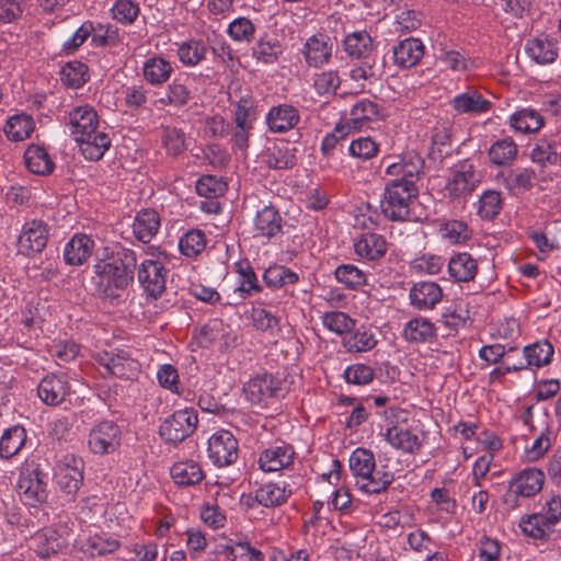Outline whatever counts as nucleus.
<instances>
[{
    "label": "nucleus",
    "instance_id": "obj_1",
    "mask_svg": "<svg viewBox=\"0 0 561 561\" xmlns=\"http://www.w3.org/2000/svg\"><path fill=\"white\" fill-rule=\"evenodd\" d=\"M137 268V254L121 243L105 247L102 257L93 265L96 276V290L104 298H116L119 291L134 282Z\"/></svg>",
    "mask_w": 561,
    "mask_h": 561
},
{
    "label": "nucleus",
    "instance_id": "obj_2",
    "mask_svg": "<svg viewBox=\"0 0 561 561\" xmlns=\"http://www.w3.org/2000/svg\"><path fill=\"white\" fill-rule=\"evenodd\" d=\"M417 196L415 182H387L380 199L381 214L390 221H416Z\"/></svg>",
    "mask_w": 561,
    "mask_h": 561
},
{
    "label": "nucleus",
    "instance_id": "obj_3",
    "mask_svg": "<svg viewBox=\"0 0 561 561\" xmlns=\"http://www.w3.org/2000/svg\"><path fill=\"white\" fill-rule=\"evenodd\" d=\"M561 522V496L551 495L541 504V510L522 517L520 530L525 536L547 541L556 531V526Z\"/></svg>",
    "mask_w": 561,
    "mask_h": 561
},
{
    "label": "nucleus",
    "instance_id": "obj_4",
    "mask_svg": "<svg viewBox=\"0 0 561 561\" xmlns=\"http://www.w3.org/2000/svg\"><path fill=\"white\" fill-rule=\"evenodd\" d=\"M245 398L256 405H267L285 396V380L267 371L259 373L243 386Z\"/></svg>",
    "mask_w": 561,
    "mask_h": 561
},
{
    "label": "nucleus",
    "instance_id": "obj_5",
    "mask_svg": "<svg viewBox=\"0 0 561 561\" xmlns=\"http://www.w3.org/2000/svg\"><path fill=\"white\" fill-rule=\"evenodd\" d=\"M197 425V411L185 408L175 411L161 423L159 435L167 444L178 445L193 435Z\"/></svg>",
    "mask_w": 561,
    "mask_h": 561
},
{
    "label": "nucleus",
    "instance_id": "obj_6",
    "mask_svg": "<svg viewBox=\"0 0 561 561\" xmlns=\"http://www.w3.org/2000/svg\"><path fill=\"white\" fill-rule=\"evenodd\" d=\"M545 483V473L537 468H526L515 474L504 494L503 502L511 506L519 505L518 497H531L541 491Z\"/></svg>",
    "mask_w": 561,
    "mask_h": 561
},
{
    "label": "nucleus",
    "instance_id": "obj_7",
    "mask_svg": "<svg viewBox=\"0 0 561 561\" xmlns=\"http://www.w3.org/2000/svg\"><path fill=\"white\" fill-rule=\"evenodd\" d=\"M84 462L75 455H65L55 468V480L59 490L75 500L83 484Z\"/></svg>",
    "mask_w": 561,
    "mask_h": 561
},
{
    "label": "nucleus",
    "instance_id": "obj_8",
    "mask_svg": "<svg viewBox=\"0 0 561 561\" xmlns=\"http://www.w3.org/2000/svg\"><path fill=\"white\" fill-rule=\"evenodd\" d=\"M381 117L382 106L380 104L368 99H362L352 106L350 116L345 117L343 123L337 124L334 131L339 133L342 138L351 130H362L369 123Z\"/></svg>",
    "mask_w": 561,
    "mask_h": 561
},
{
    "label": "nucleus",
    "instance_id": "obj_9",
    "mask_svg": "<svg viewBox=\"0 0 561 561\" xmlns=\"http://www.w3.org/2000/svg\"><path fill=\"white\" fill-rule=\"evenodd\" d=\"M121 444L122 431L114 421H102L90 430L88 446L94 455L113 454Z\"/></svg>",
    "mask_w": 561,
    "mask_h": 561
},
{
    "label": "nucleus",
    "instance_id": "obj_10",
    "mask_svg": "<svg viewBox=\"0 0 561 561\" xmlns=\"http://www.w3.org/2000/svg\"><path fill=\"white\" fill-rule=\"evenodd\" d=\"M16 490L28 506H37L47 500V483L44 481V474L38 468H24L21 470Z\"/></svg>",
    "mask_w": 561,
    "mask_h": 561
},
{
    "label": "nucleus",
    "instance_id": "obj_11",
    "mask_svg": "<svg viewBox=\"0 0 561 561\" xmlns=\"http://www.w3.org/2000/svg\"><path fill=\"white\" fill-rule=\"evenodd\" d=\"M98 364L117 378L134 379L140 373V364L134 359L128 351L114 350L111 352L103 351L95 355Z\"/></svg>",
    "mask_w": 561,
    "mask_h": 561
},
{
    "label": "nucleus",
    "instance_id": "obj_12",
    "mask_svg": "<svg viewBox=\"0 0 561 561\" xmlns=\"http://www.w3.org/2000/svg\"><path fill=\"white\" fill-rule=\"evenodd\" d=\"M50 228L43 219L27 220L18 240V252L24 256H35L47 245Z\"/></svg>",
    "mask_w": 561,
    "mask_h": 561
},
{
    "label": "nucleus",
    "instance_id": "obj_13",
    "mask_svg": "<svg viewBox=\"0 0 561 561\" xmlns=\"http://www.w3.org/2000/svg\"><path fill=\"white\" fill-rule=\"evenodd\" d=\"M207 451L208 458L216 467H228L239 457V444L230 432L219 431L208 439Z\"/></svg>",
    "mask_w": 561,
    "mask_h": 561
},
{
    "label": "nucleus",
    "instance_id": "obj_14",
    "mask_svg": "<svg viewBox=\"0 0 561 561\" xmlns=\"http://www.w3.org/2000/svg\"><path fill=\"white\" fill-rule=\"evenodd\" d=\"M168 270L158 260H145L137 270V277L144 290L153 298H158L165 289Z\"/></svg>",
    "mask_w": 561,
    "mask_h": 561
},
{
    "label": "nucleus",
    "instance_id": "obj_15",
    "mask_svg": "<svg viewBox=\"0 0 561 561\" xmlns=\"http://www.w3.org/2000/svg\"><path fill=\"white\" fill-rule=\"evenodd\" d=\"M296 451L286 442H277L264 449L259 457V466L264 472L288 469L295 460Z\"/></svg>",
    "mask_w": 561,
    "mask_h": 561
},
{
    "label": "nucleus",
    "instance_id": "obj_16",
    "mask_svg": "<svg viewBox=\"0 0 561 561\" xmlns=\"http://www.w3.org/2000/svg\"><path fill=\"white\" fill-rule=\"evenodd\" d=\"M70 528L67 524H59L56 527H48L36 535V553L43 559L50 558L67 547V538Z\"/></svg>",
    "mask_w": 561,
    "mask_h": 561
},
{
    "label": "nucleus",
    "instance_id": "obj_17",
    "mask_svg": "<svg viewBox=\"0 0 561 561\" xmlns=\"http://www.w3.org/2000/svg\"><path fill=\"white\" fill-rule=\"evenodd\" d=\"M479 182L480 178L476 173L473 164L469 160H465L455 165L446 190L451 197H460L473 192Z\"/></svg>",
    "mask_w": 561,
    "mask_h": 561
},
{
    "label": "nucleus",
    "instance_id": "obj_18",
    "mask_svg": "<svg viewBox=\"0 0 561 561\" xmlns=\"http://www.w3.org/2000/svg\"><path fill=\"white\" fill-rule=\"evenodd\" d=\"M332 49L331 38L324 33H317L306 41L301 53L309 67L320 68L331 61Z\"/></svg>",
    "mask_w": 561,
    "mask_h": 561
},
{
    "label": "nucleus",
    "instance_id": "obj_19",
    "mask_svg": "<svg viewBox=\"0 0 561 561\" xmlns=\"http://www.w3.org/2000/svg\"><path fill=\"white\" fill-rule=\"evenodd\" d=\"M284 220L279 211L272 205L257 210L253 219L254 237L268 241L283 234Z\"/></svg>",
    "mask_w": 561,
    "mask_h": 561
},
{
    "label": "nucleus",
    "instance_id": "obj_20",
    "mask_svg": "<svg viewBox=\"0 0 561 561\" xmlns=\"http://www.w3.org/2000/svg\"><path fill=\"white\" fill-rule=\"evenodd\" d=\"M538 178L531 168L502 170L496 174L497 183L502 184L512 195L531 190Z\"/></svg>",
    "mask_w": 561,
    "mask_h": 561
},
{
    "label": "nucleus",
    "instance_id": "obj_21",
    "mask_svg": "<svg viewBox=\"0 0 561 561\" xmlns=\"http://www.w3.org/2000/svg\"><path fill=\"white\" fill-rule=\"evenodd\" d=\"M297 149L286 141L275 142L266 147L261 153L262 162L272 170H289L296 165Z\"/></svg>",
    "mask_w": 561,
    "mask_h": 561
},
{
    "label": "nucleus",
    "instance_id": "obj_22",
    "mask_svg": "<svg viewBox=\"0 0 561 561\" xmlns=\"http://www.w3.org/2000/svg\"><path fill=\"white\" fill-rule=\"evenodd\" d=\"M70 135L77 141L83 136H89L96 127H100V121L96 111L90 105H81L69 112Z\"/></svg>",
    "mask_w": 561,
    "mask_h": 561
},
{
    "label": "nucleus",
    "instance_id": "obj_23",
    "mask_svg": "<svg viewBox=\"0 0 561 561\" xmlns=\"http://www.w3.org/2000/svg\"><path fill=\"white\" fill-rule=\"evenodd\" d=\"M450 105L457 115H478L489 112L492 102L486 100L477 89L469 88L466 92L455 95Z\"/></svg>",
    "mask_w": 561,
    "mask_h": 561
},
{
    "label": "nucleus",
    "instance_id": "obj_24",
    "mask_svg": "<svg viewBox=\"0 0 561 561\" xmlns=\"http://www.w3.org/2000/svg\"><path fill=\"white\" fill-rule=\"evenodd\" d=\"M192 82L187 75H180L170 82L162 98L156 101L157 106L183 107L192 99Z\"/></svg>",
    "mask_w": 561,
    "mask_h": 561
},
{
    "label": "nucleus",
    "instance_id": "obj_25",
    "mask_svg": "<svg viewBox=\"0 0 561 561\" xmlns=\"http://www.w3.org/2000/svg\"><path fill=\"white\" fill-rule=\"evenodd\" d=\"M424 165L423 159L416 153L399 157V160L388 164L386 173L393 176L389 182H415Z\"/></svg>",
    "mask_w": 561,
    "mask_h": 561
},
{
    "label": "nucleus",
    "instance_id": "obj_26",
    "mask_svg": "<svg viewBox=\"0 0 561 561\" xmlns=\"http://www.w3.org/2000/svg\"><path fill=\"white\" fill-rule=\"evenodd\" d=\"M525 50L538 65L553 64L559 56L558 41L546 34L528 39Z\"/></svg>",
    "mask_w": 561,
    "mask_h": 561
},
{
    "label": "nucleus",
    "instance_id": "obj_27",
    "mask_svg": "<svg viewBox=\"0 0 561 561\" xmlns=\"http://www.w3.org/2000/svg\"><path fill=\"white\" fill-rule=\"evenodd\" d=\"M299 122V111L289 104L272 106L266 114V124L272 133H287L295 128Z\"/></svg>",
    "mask_w": 561,
    "mask_h": 561
},
{
    "label": "nucleus",
    "instance_id": "obj_28",
    "mask_svg": "<svg viewBox=\"0 0 561 561\" xmlns=\"http://www.w3.org/2000/svg\"><path fill=\"white\" fill-rule=\"evenodd\" d=\"M387 250L388 242L386 238L375 232L362 233L354 242L355 253L370 262L380 261L386 255Z\"/></svg>",
    "mask_w": 561,
    "mask_h": 561
},
{
    "label": "nucleus",
    "instance_id": "obj_29",
    "mask_svg": "<svg viewBox=\"0 0 561 561\" xmlns=\"http://www.w3.org/2000/svg\"><path fill=\"white\" fill-rule=\"evenodd\" d=\"M411 306L417 310H431L443 298V290L437 283H415L409 293Z\"/></svg>",
    "mask_w": 561,
    "mask_h": 561
},
{
    "label": "nucleus",
    "instance_id": "obj_30",
    "mask_svg": "<svg viewBox=\"0 0 561 561\" xmlns=\"http://www.w3.org/2000/svg\"><path fill=\"white\" fill-rule=\"evenodd\" d=\"M69 386L64 375L51 374L44 377L37 387V394L47 405H58L67 397Z\"/></svg>",
    "mask_w": 561,
    "mask_h": 561
},
{
    "label": "nucleus",
    "instance_id": "obj_31",
    "mask_svg": "<svg viewBox=\"0 0 561 561\" xmlns=\"http://www.w3.org/2000/svg\"><path fill=\"white\" fill-rule=\"evenodd\" d=\"M392 53L394 64L402 69H409L421 61L425 46L421 39L409 37L393 46Z\"/></svg>",
    "mask_w": 561,
    "mask_h": 561
},
{
    "label": "nucleus",
    "instance_id": "obj_32",
    "mask_svg": "<svg viewBox=\"0 0 561 561\" xmlns=\"http://www.w3.org/2000/svg\"><path fill=\"white\" fill-rule=\"evenodd\" d=\"M383 436L392 448L404 454L415 455L423 446L417 434L410 428H403L398 425L389 426Z\"/></svg>",
    "mask_w": 561,
    "mask_h": 561
},
{
    "label": "nucleus",
    "instance_id": "obj_33",
    "mask_svg": "<svg viewBox=\"0 0 561 561\" xmlns=\"http://www.w3.org/2000/svg\"><path fill=\"white\" fill-rule=\"evenodd\" d=\"M342 45L348 58L353 60H373L374 39L367 31H355L347 34Z\"/></svg>",
    "mask_w": 561,
    "mask_h": 561
},
{
    "label": "nucleus",
    "instance_id": "obj_34",
    "mask_svg": "<svg viewBox=\"0 0 561 561\" xmlns=\"http://www.w3.org/2000/svg\"><path fill=\"white\" fill-rule=\"evenodd\" d=\"M402 336L413 344L433 343L437 337V329L430 319L420 316L404 324Z\"/></svg>",
    "mask_w": 561,
    "mask_h": 561
},
{
    "label": "nucleus",
    "instance_id": "obj_35",
    "mask_svg": "<svg viewBox=\"0 0 561 561\" xmlns=\"http://www.w3.org/2000/svg\"><path fill=\"white\" fill-rule=\"evenodd\" d=\"M170 474L173 482L181 488L195 486L205 479L202 466L191 459L174 462Z\"/></svg>",
    "mask_w": 561,
    "mask_h": 561
},
{
    "label": "nucleus",
    "instance_id": "obj_36",
    "mask_svg": "<svg viewBox=\"0 0 561 561\" xmlns=\"http://www.w3.org/2000/svg\"><path fill=\"white\" fill-rule=\"evenodd\" d=\"M160 216L157 210L145 208L136 214L133 222L135 238L142 243H149L160 228Z\"/></svg>",
    "mask_w": 561,
    "mask_h": 561
},
{
    "label": "nucleus",
    "instance_id": "obj_37",
    "mask_svg": "<svg viewBox=\"0 0 561 561\" xmlns=\"http://www.w3.org/2000/svg\"><path fill=\"white\" fill-rule=\"evenodd\" d=\"M89 136H83L82 139L77 140L80 151L87 160L99 161L103 158L105 152L111 147V138L100 127L89 133Z\"/></svg>",
    "mask_w": 561,
    "mask_h": 561
},
{
    "label": "nucleus",
    "instance_id": "obj_38",
    "mask_svg": "<svg viewBox=\"0 0 561 561\" xmlns=\"http://www.w3.org/2000/svg\"><path fill=\"white\" fill-rule=\"evenodd\" d=\"M234 272L238 274V286L234 291L241 299H247L263 290L249 260L244 259L234 263Z\"/></svg>",
    "mask_w": 561,
    "mask_h": 561
},
{
    "label": "nucleus",
    "instance_id": "obj_39",
    "mask_svg": "<svg viewBox=\"0 0 561 561\" xmlns=\"http://www.w3.org/2000/svg\"><path fill=\"white\" fill-rule=\"evenodd\" d=\"M561 139L558 137L540 138L530 152V159L534 163L542 168L556 165L560 160Z\"/></svg>",
    "mask_w": 561,
    "mask_h": 561
},
{
    "label": "nucleus",
    "instance_id": "obj_40",
    "mask_svg": "<svg viewBox=\"0 0 561 561\" xmlns=\"http://www.w3.org/2000/svg\"><path fill=\"white\" fill-rule=\"evenodd\" d=\"M543 125V116L533 107H522L510 116V126L515 133L535 134Z\"/></svg>",
    "mask_w": 561,
    "mask_h": 561
},
{
    "label": "nucleus",
    "instance_id": "obj_41",
    "mask_svg": "<svg viewBox=\"0 0 561 561\" xmlns=\"http://www.w3.org/2000/svg\"><path fill=\"white\" fill-rule=\"evenodd\" d=\"M93 248L94 241L90 237L76 234L65 247L64 260L68 265H81L91 256Z\"/></svg>",
    "mask_w": 561,
    "mask_h": 561
},
{
    "label": "nucleus",
    "instance_id": "obj_42",
    "mask_svg": "<svg viewBox=\"0 0 561 561\" xmlns=\"http://www.w3.org/2000/svg\"><path fill=\"white\" fill-rule=\"evenodd\" d=\"M378 340L369 327L355 328L342 339V345L350 353H365L376 347Z\"/></svg>",
    "mask_w": 561,
    "mask_h": 561
},
{
    "label": "nucleus",
    "instance_id": "obj_43",
    "mask_svg": "<svg viewBox=\"0 0 561 561\" xmlns=\"http://www.w3.org/2000/svg\"><path fill=\"white\" fill-rule=\"evenodd\" d=\"M524 359L520 360L523 369L528 367H543L551 363L554 348L548 340H539L524 347Z\"/></svg>",
    "mask_w": 561,
    "mask_h": 561
},
{
    "label": "nucleus",
    "instance_id": "obj_44",
    "mask_svg": "<svg viewBox=\"0 0 561 561\" xmlns=\"http://www.w3.org/2000/svg\"><path fill=\"white\" fill-rule=\"evenodd\" d=\"M478 272V262L467 252L453 255L448 262V273L455 282H470Z\"/></svg>",
    "mask_w": 561,
    "mask_h": 561
},
{
    "label": "nucleus",
    "instance_id": "obj_45",
    "mask_svg": "<svg viewBox=\"0 0 561 561\" xmlns=\"http://www.w3.org/2000/svg\"><path fill=\"white\" fill-rule=\"evenodd\" d=\"M172 64L160 56L148 58L142 66L144 79L153 87L164 84L173 73Z\"/></svg>",
    "mask_w": 561,
    "mask_h": 561
},
{
    "label": "nucleus",
    "instance_id": "obj_46",
    "mask_svg": "<svg viewBox=\"0 0 561 561\" xmlns=\"http://www.w3.org/2000/svg\"><path fill=\"white\" fill-rule=\"evenodd\" d=\"M394 481V473L387 465L376 467L358 485L363 493L376 495L386 492Z\"/></svg>",
    "mask_w": 561,
    "mask_h": 561
},
{
    "label": "nucleus",
    "instance_id": "obj_47",
    "mask_svg": "<svg viewBox=\"0 0 561 561\" xmlns=\"http://www.w3.org/2000/svg\"><path fill=\"white\" fill-rule=\"evenodd\" d=\"M377 467L371 450L358 447L350 456V469L355 477L356 486Z\"/></svg>",
    "mask_w": 561,
    "mask_h": 561
},
{
    "label": "nucleus",
    "instance_id": "obj_48",
    "mask_svg": "<svg viewBox=\"0 0 561 561\" xmlns=\"http://www.w3.org/2000/svg\"><path fill=\"white\" fill-rule=\"evenodd\" d=\"M89 80V67L80 60L68 61L60 69V81L67 88L78 90Z\"/></svg>",
    "mask_w": 561,
    "mask_h": 561
},
{
    "label": "nucleus",
    "instance_id": "obj_49",
    "mask_svg": "<svg viewBox=\"0 0 561 561\" xmlns=\"http://www.w3.org/2000/svg\"><path fill=\"white\" fill-rule=\"evenodd\" d=\"M24 160L27 169L35 174L46 175L55 168L48 152L38 145H31L26 149Z\"/></svg>",
    "mask_w": 561,
    "mask_h": 561
},
{
    "label": "nucleus",
    "instance_id": "obj_50",
    "mask_svg": "<svg viewBox=\"0 0 561 561\" xmlns=\"http://www.w3.org/2000/svg\"><path fill=\"white\" fill-rule=\"evenodd\" d=\"M26 442V431L21 425L7 428L0 438V457L9 459L15 456Z\"/></svg>",
    "mask_w": 561,
    "mask_h": 561
},
{
    "label": "nucleus",
    "instance_id": "obj_51",
    "mask_svg": "<svg viewBox=\"0 0 561 561\" xmlns=\"http://www.w3.org/2000/svg\"><path fill=\"white\" fill-rule=\"evenodd\" d=\"M518 152L515 141L505 137L496 140L489 149L488 156L492 164L505 167L513 163Z\"/></svg>",
    "mask_w": 561,
    "mask_h": 561
},
{
    "label": "nucleus",
    "instance_id": "obj_52",
    "mask_svg": "<svg viewBox=\"0 0 561 561\" xmlns=\"http://www.w3.org/2000/svg\"><path fill=\"white\" fill-rule=\"evenodd\" d=\"M208 46L202 39L183 42L178 49L179 60L186 67H195L206 59Z\"/></svg>",
    "mask_w": 561,
    "mask_h": 561
},
{
    "label": "nucleus",
    "instance_id": "obj_53",
    "mask_svg": "<svg viewBox=\"0 0 561 561\" xmlns=\"http://www.w3.org/2000/svg\"><path fill=\"white\" fill-rule=\"evenodd\" d=\"M34 127L33 117L22 113L9 117L3 131L10 140L21 141L30 137Z\"/></svg>",
    "mask_w": 561,
    "mask_h": 561
},
{
    "label": "nucleus",
    "instance_id": "obj_54",
    "mask_svg": "<svg viewBox=\"0 0 561 561\" xmlns=\"http://www.w3.org/2000/svg\"><path fill=\"white\" fill-rule=\"evenodd\" d=\"M263 282L268 288L277 289L299 282V275L285 265L274 264L263 273Z\"/></svg>",
    "mask_w": 561,
    "mask_h": 561
},
{
    "label": "nucleus",
    "instance_id": "obj_55",
    "mask_svg": "<svg viewBox=\"0 0 561 561\" xmlns=\"http://www.w3.org/2000/svg\"><path fill=\"white\" fill-rule=\"evenodd\" d=\"M283 54V47L278 39L267 35L261 37L252 47V56L265 65L274 64Z\"/></svg>",
    "mask_w": 561,
    "mask_h": 561
},
{
    "label": "nucleus",
    "instance_id": "obj_56",
    "mask_svg": "<svg viewBox=\"0 0 561 561\" xmlns=\"http://www.w3.org/2000/svg\"><path fill=\"white\" fill-rule=\"evenodd\" d=\"M335 279L347 289L356 290L367 284V275L354 264H341L334 271Z\"/></svg>",
    "mask_w": 561,
    "mask_h": 561
},
{
    "label": "nucleus",
    "instance_id": "obj_57",
    "mask_svg": "<svg viewBox=\"0 0 561 561\" xmlns=\"http://www.w3.org/2000/svg\"><path fill=\"white\" fill-rule=\"evenodd\" d=\"M284 489L285 488H282L279 482L261 484L256 489V501H261V506L266 508L278 507L288 500Z\"/></svg>",
    "mask_w": 561,
    "mask_h": 561
},
{
    "label": "nucleus",
    "instance_id": "obj_58",
    "mask_svg": "<svg viewBox=\"0 0 561 561\" xmlns=\"http://www.w3.org/2000/svg\"><path fill=\"white\" fill-rule=\"evenodd\" d=\"M121 542L114 538H104L102 536H90L81 541L80 549L90 557H101L116 551Z\"/></svg>",
    "mask_w": 561,
    "mask_h": 561
},
{
    "label": "nucleus",
    "instance_id": "obj_59",
    "mask_svg": "<svg viewBox=\"0 0 561 561\" xmlns=\"http://www.w3.org/2000/svg\"><path fill=\"white\" fill-rule=\"evenodd\" d=\"M503 208L501 193L494 190H486L479 198L478 215L484 220H492L497 217Z\"/></svg>",
    "mask_w": 561,
    "mask_h": 561
},
{
    "label": "nucleus",
    "instance_id": "obj_60",
    "mask_svg": "<svg viewBox=\"0 0 561 561\" xmlns=\"http://www.w3.org/2000/svg\"><path fill=\"white\" fill-rule=\"evenodd\" d=\"M207 239L204 231L199 229L188 230L179 241V248L183 255L195 257L206 248Z\"/></svg>",
    "mask_w": 561,
    "mask_h": 561
},
{
    "label": "nucleus",
    "instance_id": "obj_61",
    "mask_svg": "<svg viewBox=\"0 0 561 561\" xmlns=\"http://www.w3.org/2000/svg\"><path fill=\"white\" fill-rule=\"evenodd\" d=\"M337 70H324L313 76L312 87L319 96L334 95L341 85Z\"/></svg>",
    "mask_w": 561,
    "mask_h": 561
},
{
    "label": "nucleus",
    "instance_id": "obj_62",
    "mask_svg": "<svg viewBox=\"0 0 561 561\" xmlns=\"http://www.w3.org/2000/svg\"><path fill=\"white\" fill-rule=\"evenodd\" d=\"M323 325L337 335L348 334L355 327V320L342 311L325 312L322 316Z\"/></svg>",
    "mask_w": 561,
    "mask_h": 561
},
{
    "label": "nucleus",
    "instance_id": "obj_63",
    "mask_svg": "<svg viewBox=\"0 0 561 561\" xmlns=\"http://www.w3.org/2000/svg\"><path fill=\"white\" fill-rule=\"evenodd\" d=\"M112 18L121 24H133L140 13V8L133 0H116L111 9Z\"/></svg>",
    "mask_w": 561,
    "mask_h": 561
},
{
    "label": "nucleus",
    "instance_id": "obj_64",
    "mask_svg": "<svg viewBox=\"0 0 561 561\" xmlns=\"http://www.w3.org/2000/svg\"><path fill=\"white\" fill-rule=\"evenodd\" d=\"M375 375V369L363 363L350 365L343 373L344 380L355 386L369 385L374 380Z\"/></svg>",
    "mask_w": 561,
    "mask_h": 561
}]
</instances>
